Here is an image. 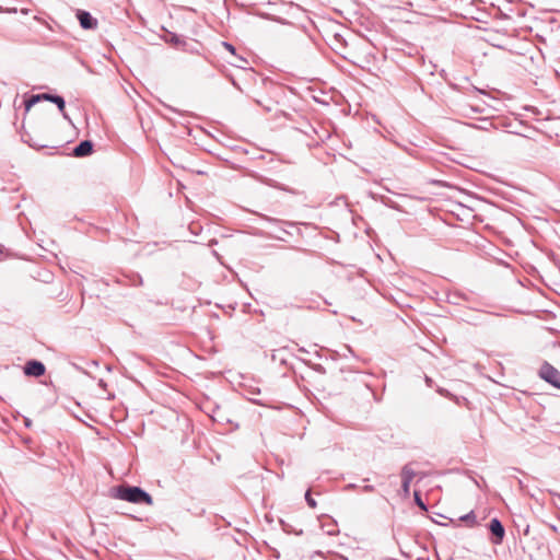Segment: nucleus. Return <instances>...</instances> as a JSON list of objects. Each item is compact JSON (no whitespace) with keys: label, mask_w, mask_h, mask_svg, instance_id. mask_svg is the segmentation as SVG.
<instances>
[{"label":"nucleus","mask_w":560,"mask_h":560,"mask_svg":"<svg viewBox=\"0 0 560 560\" xmlns=\"http://www.w3.org/2000/svg\"><path fill=\"white\" fill-rule=\"evenodd\" d=\"M415 501L417 503V505L423 510V511H427V505L424 504V502L421 500L420 495L418 492H415Z\"/></svg>","instance_id":"12"},{"label":"nucleus","mask_w":560,"mask_h":560,"mask_svg":"<svg viewBox=\"0 0 560 560\" xmlns=\"http://www.w3.org/2000/svg\"><path fill=\"white\" fill-rule=\"evenodd\" d=\"M48 101L50 104H56L60 113L62 114L65 119L69 120V116L65 109L66 102L62 96L57 94H50V93H43V94H36L32 95L28 100L25 101V108L26 110H30L32 106H34L39 101Z\"/></svg>","instance_id":"2"},{"label":"nucleus","mask_w":560,"mask_h":560,"mask_svg":"<svg viewBox=\"0 0 560 560\" xmlns=\"http://www.w3.org/2000/svg\"><path fill=\"white\" fill-rule=\"evenodd\" d=\"M222 46H223L228 51H230L233 56H235V55H236L235 47H234L232 44H230V43H228V42H223V43H222Z\"/></svg>","instance_id":"13"},{"label":"nucleus","mask_w":560,"mask_h":560,"mask_svg":"<svg viewBox=\"0 0 560 560\" xmlns=\"http://www.w3.org/2000/svg\"><path fill=\"white\" fill-rule=\"evenodd\" d=\"M539 376L553 387L560 389V372L550 363L544 362L541 364Z\"/></svg>","instance_id":"3"},{"label":"nucleus","mask_w":560,"mask_h":560,"mask_svg":"<svg viewBox=\"0 0 560 560\" xmlns=\"http://www.w3.org/2000/svg\"><path fill=\"white\" fill-rule=\"evenodd\" d=\"M338 530L336 529V525H332V527H328L327 534L328 535H336Z\"/></svg>","instance_id":"19"},{"label":"nucleus","mask_w":560,"mask_h":560,"mask_svg":"<svg viewBox=\"0 0 560 560\" xmlns=\"http://www.w3.org/2000/svg\"><path fill=\"white\" fill-rule=\"evenodd\" d=\"M260 217H261L264 220H266V221H268V222H270V223H281V221H280V220L275 219V218H271V217H268V215H265V214H260Z\"/></svg>","instance_id":"16"},{"label":"nucleus","mask_w":560,"mask_h":560,"mask_svg":"<svg viewBox=\"0 0 560 560\" xmlns=\"http://www.w3.org/2000/svg\"><path fill=\"white\" fill-rule=\"evenodd\" d=\"M401 479L405 480V481H409V482H412L415 476H416V472L415 470L411 468L410 465H405L401 469Z\"/></svg>","instance_id":"8"},{"label":"nucleus","mask_w":560,"mask_h":560,"mask_svg":"<svg viewBox=\"0 0 560 560\" xmlns=\"http://www.w3.org/2000/svg\"><path fill=\"white\" fill-rule=\"evenodd\" d=\"M410 483L411 482L401 479V489L406 495H408L410 492Z\"/></svg>","instance_id":"14"},{"label":"nucleus","mask_w":560,"mask_h":560,"mask_svg":"<svg viewBox=\"0 0 560 560\" xmlns=\"http://www.w3.org/2000/svg\"><path fill=\"white\" fill-rule=\"evenodd\" d=\"M363 490H364V491H366V492H370V491H373V490H374V487H373V486H365V487L363 488Z\"/></svg>","instance_id":"22"},{"label":"nucleus","mask_w":560,"mask_h":560,"mask_svg":"<svg viewBox=\"0 0 560 560\" xmlns=\"http://www.w3.org/2000/svg\"><path fill=\"white\" fill-rule=\"evenodd\" d=\"M230 63L234 67L245 69L248 65V61L244 57L235 55V61H231Z\"/></svg>","instance_id":"10"},{"label":"nucleus","mask_w":560,"mask_h":560,"mask_svg":"<svg viewBox=\"0 0 560 560\" xmlns=\"http://www.w3.org/2000/svg\"><path fill=\"white\" fill-rule=\"evenodd\" d=\"M46 368L43 362L30 360L24 365V373L28 376L39 377L45 374Z\"/></svg>","instance_id":"4"},{"label":"nucleus","mask_w":560,"mask_h":560,"mask_svg":"<svg viewBox=\"0 0 560 560\" xmlns=\"http://www.w3.org/2000/svg\"><path fill=\"white\" fill-rule=\"evenodd\" d=\"M77 18L81 27L84 30H94L97 26V20L93 18L88 11L79 10Z\"/></svg>","instance_id":"6"},{"label":"nucleus","mask_w":560,"mask_h":560,"mask_svg":"<svg viewBox=\"0 0 560 560\" xmlns=\"http://www.w3.org/2000/svg\"><path fill=\"white\" fill-rule=\"evenodd\" d=\"M345 348L347 349L348 352L352 353V350L350 347L346 346Z\"/></svg>","instance_id":"25"},{"label":"nucleus","mask_w":560,"mask_h":560,"mask_svg":"<svg viewBox=\"0 0 560 560\" xmlns=\"http://www.w3.org/2000/svg\"><path fill=\"white\" fill-rule=\"evenodd\" d=\"M21 13L26 15V14L30 13V10L28 9H21Z\"/></svg>","instance_id":"23"},{"label":"nucleus","mask_w":560,"mask_h":560,"mask_svg":"<svg viewBox=\"0 0 560 560\" xmlns=\"http://www.w3.org/2000/svg\"><path fill=\"white\" fill-rule=\"evenodd\" d=\"M438 392L443 395V396H446L448 397L451 394L446 390V389H443V388H439Z\"/></svg>","instance_id":"21"},{"label":"nucleus","mask_w":560,"mask_h":560,"mask_svg":"<svg viewBox=\"0 0 560 560\" xmlns=\"http://www.w3.org/2000/svg\"><path fill=\"white\" fill-rule=\"evenodd\" d=\"M338 530L336 529V525H332V527H328L327 534L328 535H336Z\"/></svg>","instance_id":"20"},{"label":"nucleus","mask_w":560,"mask_h":560,"mask_svg":"<svg viewBox=\"0 0 560 560\" xmlns=\"http://www.w3.org/2000/svg\"><path fill=\"white\" fill-rule=\"evenodd\" d=\"M489 529L494 537L493 542L501 544L505 535V529L500 520L497 517L492 518L489 524Z\"/></svg>","instance_id":"5"},{"label":"nucleus","mask_w":560,"mask_h":560,"mask_svg":"<svg viewBox=\"0 0 560 560\" xmlns=\"http://www.w3.org/2000/svg\"><path fill=\"white\" fill-rule=\"evenodd\" d=\"M305 500L310 508L315 509L316 508V501L312 498L310 490L305 493Z\"/></svg>","instance_id":"11"},{"label":"nucleus","mask_w":560,"mask_h":560,"mask_svg":"<svg viewBox=\"0 0 560 560\" xmlns=\"http://www.w3.org/2000/svg\"><path fill=\"white\" fill-rule=\"evenodd\" d=\"M482 122H483V125H481V126H476V128H478V129H482V130H487V129H488V125H489V126L491 125V124H490L488 120H486V119H483V120H482ZM472 126L475 127V125H472Z\"/></svg>","instance_id":"17"},{"label":"nucleus","mask_w":560,"mask_h":560,"mask_svg":"<svg viewBox=\"0 0 560 560\" xmlns=\"http://www.w3.org/2000/svg\"><path fill=\"white\" fill-rule=\"evenodd\" d=\"M425 382H427V384H428V385H430V384H431V382H432V380H431L430 377H428V376H427V377H425Z\"/></svg>","instance_id":"24"},{"label":"nucleus","mask_w":560,"mask_h":560,"mask_svg":"<svg viewBox=\"0 0 560 560\" xmlns=\"http://www.w3.org/2000/svg\"><path fill=\"white\" fill-rule=\"evenodd\" d=\"M460 521L467 523L468 526H470V527H472L477 524L476 514L474 513V511H470L469 513L463 515L460 517Z\"/></svg>","instance_id":"9"},{"label":"nucleus","mask_w":560,"mask_h":560,"mask_svg":"<svg viewBox=\"0 0 560 560\" xmlns=\"http://www.w3.org/2000/svg\"><path fill=\"white\" fill-rule=\"evenodd\" d=\"M112 497L118 500L127 501L135 504H153V498L149 492L137 486L127 483L119 485L112 489Z\"/></svg>","instance_id":"1"},{"label":"nucleus","mask_w":560,"mask_h":560,"mask_svg":"<svg viewBox=\"0 0 560 560\" xmlns=\"http://www.w3.org/2000/svg\"><path fill=\"white\" fill-rule=\"evenodd\" d=\"M0 12L16 13L18 10H16V8L3 9L2 7H0Z\"/></svg>","instance_id":"18"},{"label":"nucleus","mask_w":560,"mask_h":560,"mask_svg":"<svg viewBox=\"0 0 560 560\" xmlns=\"http://www.w3.org/2000/svg\"><path fill=\"white\" fill-rule=\"evenodd\" d=\"M170 42L177 46V45H179L182 43V39L177 35L172 34L171 38H170Z\"/></svg>","instance_id":"15"},{"label":"nucleus","mask_w":560,"mask_h":560,"mask_svg":"<svg viewBox=\"0 0 560 560\" xmlns=\"http://www.w3.org/2000/svg\"><path fill=\"white\" fill-rule=\"evenodd\" d=\"M93 152V143L90 140L81 141L74 149L73 155L77 158H84Z\"/></svg>","instance_id":"7"}]
</instances>
